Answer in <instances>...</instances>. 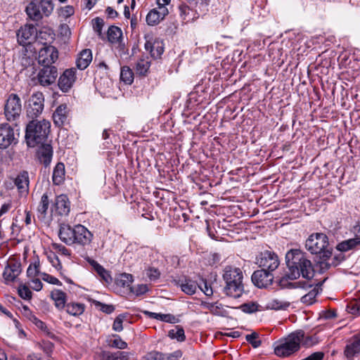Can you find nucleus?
Listing matches in <instances>:
<instances>
[{"label": "nucleus", "mask_w": 360, "mask_h": 360, "mask_svg": "<svg viewBox=\"0 0 360 360\" xmlns=\"http://www.w3.org/2000/svg\"><path fill=\"white\" fill-rule=\"evenodd\" d=\"M285 259L290 278H299L301 276L308 280L314 278V267L306 252L300 249H292L286 253Z\"/></svg>", "instance_id": "obj_1"}, {"label": "nucleus", "mask_w": 360, "mask_h": 360, "mask_svg": "<svg viewBox=\"0 0 360 360\" xmlns=\"http://www.w3.org/2000/svg\"><path fill=\"white\" fill-rule=\"evenodd\" d=\"M58 236L62 242L67 245H89L93 240V233L84 225L76 224L73 226L68 224H61L58 231Z\"/></svg>", "instance_id": "obj_2"}, {"label": "nucleus", "mask_w": 360, "mask_h": 360, "mask_svg": "<svg viewBox=\"0 0 360 360\" xmlns=\"http://www.w3.org/2000/svg\"><path fill=\"white\" fill-rule=\"evenodd\" d=\"M51 124L46 120L30 121L25 129V141L27 146L35 147L44 143L50 133Z\"/></svg>", "instance_id": "obj_3"}, {"label": "nucleus", "mask_w": 360, "mask_h": 360, "mask_svg": "<svg viewBox=\"0 0 360 360\" xmlns=\"http://www.w3.org/2000/svg\"><path fill=\"white\" fill-rule=\"evenodd\" d=\"M243 278V272L240 268L226 266L223 274V279L226 283L224 292L226 295L233 298L240 297L244 292Z\"/></svg>", "instance_id": "obj_4"}, {"label": "nucleus", "mask_w": 360, "mask_h": 360, "mask_svg": "<svg viewBox=\"0 0 360 360\" xmlns=\"http://www.w3.org/2000/svg\"><path fill=\"white\" fill-rule=\"evenodd\" d=\"M305 248L319 258H330L333 250L329 245L328 236L323 233H311L305 242Z\"/></svg>", "instance_id": "obj_5"}, {"label": "nucleus", "mask_w": 360, "mask_h": 360, "mask_svg": "<svg viewBox=\"0 0 360 360\" xmlns=\"http://www.w3.org/2000/svg\"><path fill=\"white\" fill-rule=\"evenodd\" d=\"M304 337V333L302 330L291 333L275 347V354L279 357H288L298 352Z\"/></svg>", "instance_id": "obj_6"}, {"label": "nucleus", "mask_w": 360, "mask_h": 360, "mask_svg": "<svg viewBox=\"0 0 360 360\" xmlns=\"http://www.w3.org/2000/svg\"><path fill=\"white\" fill-rule=\"evenodd\" d=\"M22 105L18 95L12 94L6 100L4 105V115L9 122L15 121L20 115Z\"/></svg>", "instance_id": "obj_7"}, {"label": "nucleus", "mask_w": 360, "mask_h": 360, "mask_svg": "<svg viewBox=\"0 0 360 360\" xmlns=\"http://www.w3.org/2000/svg\"><path fill=\"white\" fill-rule=\"evenodd\" d=\"M256 264L262 269L272 272L278 267L280 261L275 252L266 250L257 256Z\"/></svg>", "instance_id": "obj_8"}, {"label": "nucleus", "mask_w": 360, "mask_h": 360, "mask_svg": "<svg viewBox=\"0 0 360 360\" xmlns=\"http://www.w3.org/2000/svg\"><path fill=\"white\" fill-rule=\"evenodd\" d=\"M22 272V265L20 259L9 257L3 272L5 283L13 282Z\"/></svg>", "instance_id": "obj_9"}, {"label": "nucleus", "mask_w": 360, "mask_h": 360, "mask_svg": "<svg viewBox=\"0 0 360 360\" xmlns=\"http://www.w3.org/2000/svg\"><path fill=\"white\" fill-rule=\"evenodd\" d=\"M16 36L18 44L22 46H26L36 40L37 30L35 26L26 24L17 31Z\"/></svg>", "instance_id": "obj_10"}, {"label": "nucleus", "mask_w": 360, "mask_h": 360, "mask_svg": "<svg viewBox=\"0 0 360 360\" xmlns=\"http://www.w3.org/2000/svg\"><path fill=\"white\" fill-rule=\"evenodd\" d=\"M44 96L41 92L32 94L29 100L27 108V115L29 117L34 119L37 117L44 110Z\"/></svg>", "instance_id": "obj_11"}, {"label": "nucleus", "mask_w": 360, "mask_h": 360, "mask_svg": "<svg viewBox=\"0 0 360 360\" xmlns=\"http://www.w3.org/2000/svg\"><path fill=\"white\" fill-rule=\"evenodd\" d=\"M58 58V52L53 46H46L39 51L38 63L43 68H55L52 66Z\"/></svg>", "instance_id": "obj_12"}, {"label": "nucleus", "mask_w": 360, "mask_h": 360, "mask_svg": "<svg viewBox=\"0 0 360 360\" xmlns=\"http://www.w3.org/2000/svg\"><path fill=\"white\" fill-rule=\"evenodd\" d=\"M18 143L13 128L8 123L0 124V148L6 149Z\"/></svg>", "instance_id": "obj_13"}, {"label": "nucleus", "mask_w": 360, "mask_h": 360, "mask_svg": "<svg viewBox=\"0 0 360 360\" xmlns=\"http://www.w3.org/2000/svg\"><path fill=\"white\" fill-rule=\"evenodd\" d=\"M251 278L255 285L259 288H265L272 284L274 276L272 272L262 269L255 271Z\"/></svg>", "instance_id": "obj_14"}, {"label": "nucleus", "mask_w": 360, "mask_h": 360, "mask_svg": "<svg viewBox=\"0 0 360 360\" xmlns=\"http://www.w3.org/2000/svg\"><path fill=\"white\" fill-rule=\"evenodd\" d=\"M354 238L345 240L337 245L336 249L338 251L347 252L354 250L360 245V224L354 227Z\"/></svg>", "instance_id": "obj_15"}, {"label": "nucleus", "mask_w": 360, "mask_h": 360, "mask_svg": "<svg viewBox=\"0 0 360 360\" xmlns=\"http://www.w3.org/2000/svg\"><path fill=\"white\" fill-rule=\"evenodd\" d=\"M76 80V72L73 69H65L58 79V87L63 92H68Z\"/></svg>", "instance_id": "obj_16"}, {"label": "nucleus", "mask_w": 360, "mask_h": 360, "mask_svg": "<svg viewBox=\"0 0 360 360\" xmlns=\"http://www.w3.org/2000/svg\"><path fill=\"white\" fill-rule=\"evenodd\" d=\"M179 15L182 21L185 23L192 22L202 16L201 13L198 12L197 8L193 9L186 4H181L179 7Z\"/></svg>", "instance_id": "obj_17"}, {"label": "nucleus", "mask_w": 360, "mask_h": 360, "mask_svg": "<svg viewBox=\"0 0 360 360\" xmlns=\"http://www.w3.org/2000/svg\"><path fill=\"white\" fill-rule=\"evenodd\" d=\"M57 76V69H39L37 73V80L39 84L46 86L53 84Z\"/></svg>", "instance_id": "obj_18"}, {"label": "nucleus", "mask_w": 360, "mask_h": 360, "mask_svg": "<svg viewBox=\"0 0 360 360\" xmlns=\"http://www.w3.org/2000/svg\"><path fill=\"white\" fill-rule=\"evenodd\" d=\"M54 206L58 214L67 216L70 211V202L66 195H58L56 198Z\"/></svg>", "instance_id": "obj_19"}, {"label": "nucleus", "mask_w": 360, "mask_h": 360, "mask_svg": "<svg viewBox=\"0 0 360 360\" xmlns=\"http://www.w3.org/2000/svg\"><path fill=\"white\" fill-rule=\"evenodd\" d=\"M14 184L18 192L22 195H27L29 193L30 179L27 171L20 172L14 179Z\"/></svg>", "instance_id": "obj_20"}, {"label": "nucleus", "mask_w": 360, "mask_h": 360, "mask_svg": "<svg viewBox=\"0 0 360 360\" xmlns=\"http://www.w3.org/2000/svg\"><path fill=\"white\" fill-rule=\"evenodd\" d=\"M68 109L65 104L60 105L53 114L54 124L58 127H62L68 121Z\"/></svg>", "instance_id": "obj_21"}, {"label": "nucleus", "mask_w": 360, "mask_h": 360, "mask_svg": "<svg viewBox=\"0 0 360 360\" xmlns=\"http://www.w3.org/2000/svg\"><path fill=\"white\" fill-rule=\"evenodd\" d=\"M41 146L37 151L40 162L47 167L50 165L53 157V148L49 143H41Z\"/></svg>", "instance_id": "obj_22"}, {"label": "nucleus", "mask_w": 360, "mask_h": 360, "mask_svg": "<svg viewBox=\"0 0 360 360\" xmlns=\"http://www.w3.org/2000/svg\"><path fill=\"white\" fill-rule=\"evenodd\" d=\"M86 260L94 268L95 271L101 277V280L109 284L112 282V278L109 273L103 266L98 264L96 260L87 257Z\"/></svg>", "instance_id": "obj_23"}, {"label": "nucleus", "mask_w": 360, "mask_h": 360, "mask_svg": "<svg viewBox=\"0 0 360 360\" xmlns=\"http://www.w3.org/2000/svg\"><path fill=\"white\" fill-rule=\"evenodd\" d=\"M181 290L186 295H192L195 293L198 284L189 278L184 277V279H179L177 282Z\"/></svg>", "instance_id": "obj_24"}, {"label": "nucleus", "mask_w": 360, "mask_h": 360, "mask_svg": "<svg viewBox=\"0 0 360 360\" xmlns=\"http://www.w3.org/2000/svg\"><path fill=\"white\" fill-rule=\"evenodd\" d=\"M25 11L29 18L33 21H39L42 19L39 5L37 1H31L26 6Z\"/></svg>", "instance_id": "obj_25"}, {"label": "nucleus", "mask_w": 360, "mask_h": 360, "mask_svg": "<svg viewBox=\"0 0 360 360\" xmlns=\"http://www.w3.org/2000/svg\"><path fill=\"white\" fill-rule=\"evenodd\" d=\"M99 359L100 360H128L129 353L120 351L116 352L103 351L99 354Z\"/></svg>", "instance_id": "obj_26"}, {"label": "nucleus", "mask_w": 360, "mask_h": 360, "mask_svg": "<svg viewBox=\"0 0 360 360\" xmlns=\"http://www.w3.org/2000/svg\"><path fill=\"white\" fill-rule=\"evenodd\" d=\"M51 297L55 302L56 307L62 310L66 306L67 295L61 290H54L51 292Z\"/></svg>", "instance_id": "obj_27"}, {"label": "nucleus", "mask_w": 360, "mask_h": 360, "mask_svg": "<svg viewBox=\"0 0 360 360\" xmlns=\"http://www.w3.org/2000/svg\"><path fill=\"white\" fill-rule=\"evenodd\" d=\"M92 53L89 49L82 51L76 60L77 68H88L92 61Z\"/></svg>", "instance_id": "obj_28"}, {"label": "nucleus", "mask_w": 360, "mask_h": 360, "mask_svg": "<svg viewBox=\"0 0 360 360\" xmlns=\"http://www.w3.org/2000/svg\"><path fill=\"white\" fill-rule=\"evenodd\" d=\"M65 165L63 162L56 164L53 169L52 181L55 185H60L65 180Z\"/></svg>", "instance_id": "obj_29"}, {"label": "nucleus", "mask_w": 360, "mask_h": 360, "mask_svg": "<svg viewBox=\"0 0 360 360\" xmlns=\"http://www.w3.org/2000/svg\"><path fill=\"white\" fill-rule=\"evenodd\" d=\"M65 308L68 314L79 316L84 313L86 306L84 303L70 302L66 304Z\"/></svg>", "instance_id": "obj_30"}, {"label": "nucleus", "mask_w": 360, "mask_h": 360, "mask_svg": "<svg viewBox=\"0 0 360 360\" xmlns=\"http://www.w3.org/2000/svg\"><path fill=\"white\" fill-rule=\"evenodd\" d=\"M321 283H317L312 290L301 297V302L307 305L314 304L316 302V296L321 291Z\"/></svg>", "instance_id": "obj_31"}, {"label": "nucleus", "mask_w": 360, "mask_h": 360, "mask_svg": "<svg viewBox=\"0 0 360 360\" xmlns=\"http://www.w3.org/2000/svg\"><path fill=\"white\" fill-rule=\"evenodd\" d=\"M122 37V30L115 25L109 27L107 32L108 40L112 44L119 43Z\"/></svg>", "instance_id": "obj_32"}, {"label": "nucleus", "mask_w": 360, "mask_h": 360, "mask_svg": "<svg viewBox=\"0 0 360 360\" xmlns=\"http://www.w3.org/2000/svg\"><path fill=\"white\" fill-rule=\"evenodd\" d=\"M360 352V337L356 338L351 344L346 346L345 353L347 358L352 359Z\"/></svg>", "instance_id": "obj_33"}, {"label": "nucleus", "mask_w": 360, "mask_h": 360, "mask_svg": "<svg viewBox=\"0 0 360 360\" xmlns=\"http://www.w3.org/2000/svg\"><path fill=\"white\" fill-rule=\"evenodd\" d=\"M319 261L318 262L319 266L320 268L321 272H325L328 271L330 266H336L339 264L340 262L335 257L333 258H319Z\"/></svg>", "instance_id": "obj_34"}, {"label": "nucleus", "mask_w": 360, "mask_h": 360, "mask_svg": "<svg viewBox=\"0 0 360 360\" xmlns=\"http://www.w3.org/2000/svg\"><path fill=\"white\" fill-rule=\"evenodd\" d=\"M168 336L171 339H176L179 342H184L186 340L184 330L181 326H176L174 329L169 330Z\"/></svg>", "instance_id": "obj_35"}, {"label": "nucleus", "mask_w": 360, "mask_h": 360, "mask_svg": "<svg viewBox=\"0 0 360 360\" xmlns=\"http://www.w3.org/2000/svg\"><path fill=\"white\" fill-rule=\"evenodd\" d=\"M290 305V302L278 298L271 300L268 304L269 307L274 310L286 309Z\"/></svg>", "instance_id": "obj_36"}, {"label": "nucleus", "mask_w": 360, "mask_h": 360, "mask_svg": "<svg viewBox=\"0 0 360 360\" xmlns=\"http://www.w3.org/2000/svg\"><path fill=\"white\" fill-rule=\"evenodd\" d=\"M212 0H192L194 8L198 12L205 15L209 11V6Z\"/></svg>", "instance_id": "obj_37"}, {"label": "nucleus", "mask_w": 360, "mask_h": 360, "mask_svg": "<svg viewBox=\"0 0 360 360\" xmlns=\"http://www.w3.org/2000/svg\"><path fill=\"white\" fill-rule=\"evenodd\" d=\"M38 4L39 5L42 16H49L53 11L54 6L52 0H41Z\"/></svg>", "instance_id": "obj_38"}, {"label": "nucleus", "mask_w": 360, "mask_h": 360, "mask_svg": "<svg viewBox=\"0 0 360 360\" xmlns=\"http://www.w3.org/2000/svg\"><path fill=\"white\" fill-rule=\"evenodd\" d=\"M49 198L47 193H44L41 198V200L37 207L38 212L45 217L49 207Z\"/></svg>", "instance_id": "obj_39"}, {"label": "nucleus", "mask_w": 360, "mask_h": 360, "mask_svg": "<svg viewBox=\"0 0 360 360\" xmlns=\"http://www.w3.org/2000/svg\"><path fill=\"white\" fill-rule=\"evenodd\" d=\"M93 29L95 32L97 33L98 37L101 39H105L104 34L102 32L103 27L104 26V20L101 18L96 17L91 21Z\"/></svg>", "instance_id": "obj_40"}, {"label": "nucleus", "mask_w": 360, "mask_h": 360, "mask_svg": "<svg viewBox=\"0 0 360 360\" xmlns=\"http://www.w3.org/2000/svg\"><path fill=\"white\" fill-rule=\"evenodd\" d=\"M290 271L288 270V272L281 277L278 283L281 288H288V289H293L294 288V282H290V281L296 280L297 278H292L290 277Z\"/></svg>", "instance_id": "obj_41"}, {"label": "nucleus", "mask_w": 360, "mask_h": 360, "mask_svg": "<svg viewBox=\"0 0 360 360\" xmlns=\"http://www.w3.org/2000/svg\"><path fill=\"white\" fill-rule=\"evenodd\" d=\"M146 22L148 25H155L158 24L162 19L158 13V9H152L146 15Z\"/></svg>", "instance_id": "obj_42"}, {"label": "nucleus", "mask_w": 360, "mask_h": 360, "mask_svg": "<svg viewBox=\"0 0 360 360\" xmlns=\"http://www.w3.org/2000/svg\"><path fill=\"white\" fill-rule=\"evenodd\" d=\"M37 328L40 329L42 332L44 333L48 337L51 338V339H56V335L52 333L47 327L46 324L43 322L42 321L39 320L38 318H37L33 322Z\"/></svg>", "instance_id": "obj_43"}, {"label": "nucleus", "mask_w": 360, "mask_h": 360, "mask_svg": "<svg viewBox=\"0 0 360 360\" xmlns=\"http://www.w3.org/2000/svg\"><path fill=\"white\" fill-rule=\"evenodd\" d=\"M134 72L132 69H121L120 79L126 84H131L134 82Z\"/></svg>", "instance_id": "obj_44"}, {"label": "nucleus", "mask_w": 360, "mask_h": 360, "mask_svg": "<svg viewBox=\"0 0 360 360\" xmlns=\"http://www.w3.org/2000/svg\"><path fill=\"white\" fill-rule=\"evenodd\" d=\"M350 314L360 315V298L352 300L347 306Z\"/></svg>", "instance_id": "obj_45"}, {"label": "nucleus", "mask_w": 360, "mask_h": 360, "mask_svg": "<svg viewBox=\"0 0 360 360\" xmlns=\"http://www.w3.org/2000/svg\"><path fill=\"white\" fill-rule=\"evenodd\" d=\"M114 339L109 340L108 345L111 347L124 349L127 347V343L122 340L121 338L117 335H113Z\"/></svg>", "instance_id": "obj_46"}, {"label": "nucleus", "mask_w": 360, "mask_h": 360, "mask_svg": "<svg viewBox=\"0 0 360 360\" xmlns=\"http://www.w3.org/2000/svg\"><path fill=\"white\" fill-rule=\"evenodd\" d=\"M246 341L250 343L253 348H258L262 345V340L259 338V334L253 332L245 336Z\"/></svg>", "instance_id": "obj_47"}, {"label": "nucleus", "mask_w": 360, "mask_h": 360, "mask_svg": "<svg viewBox=\"0 0 360 360\" xmlns=\"http://www.w3.org/2000/svg\"><path fill=\"white\" fill-rule=\"evenodd\" d=\"M202 305L204 308L208 309L212 314L218 315L219 314V309L221 307V304L218 302H203Z\"/></svg>", "instance_id": "obj_48"}, {"label": "nucleus", "mask_w": 360, "mask_h": 360, "mask_svg": "<svg viewBox=\"0 0 360 360\" xmlns=\"http://www.w3.org/2000/svg\"><path fill=\"white\" fill-rule=\"evenodd\" d=\"M39 273V260L37 259L34 263L30 264L27 270L28 277L34 278Z\"/></svg>", "instance_id": "obj_49"}, {"label": "nucleus", "mask_w": 360, "mask_h": 360, "mask_svg": "<svg viewBox=\"0 0 360 360\" xmlns=\"http://www.w3.org/2000/svg\"><path fill=\"white\" fill-rule=\"evenodd\" d=\"M259 304L257 302H250L244 303L240 306V309L245 313H254L258 310Z\"/></svg>", "instance_id": "obj_50"}, {"label": "nucleus", "mask_w": 360, "mask_h": 360, "mask_svg": "<svg viewBox=\"0 0 360 360\" xmlns=\"http://www.w3.org/2000/svg\"><path fill=\"white\" fill-rule=\"evenodd\" d=\"M19 296L24 300H30L32 297V292L30 288L23 284L19 285L18 289Z\"/></svg>", "instance_id": "obj_51"}, {"label": "nucleus", "mask_w": 360, "mask_h": 360, "mask_svg": "<svg viewBox=\"0 0 360 360\" xmlns=\"http://www.w3.org/2000/svg\"><path fill=\"white\" fill-rule=\"evenodd\" d=\"M312 278L310 280L307 279V281H299L297 282H294V288H302V289H308L310 288H312L315 286V285L317 283L316 282H314L311 281Z\"/></svg>", "instance_id": "obj_52"}, {"label": "nucleus", "mask_w": 360, "mask_h": 360, "mask_svg": "<svg viewBox=\"0 0 360 360\" xmlns=\"http://www.w3.org/2000/svg\"><path fill=\"white\" fill-rule=\"evenodd\" d=\"M52 248L56 252L62 255L67 257H70L71 255V251L62 244L52 243Z\"/></svg>", "instance_id": "obj_53"}, {"label": "nucleus", "mask_w": 360, "mask_h": 360, "mask_svg": "<svg viewBox=\"0 0 360 360\" xmlns=\"http://www.w3.org/2000/svg\"><path fill=\"white\" fill-rule=\"evenodd\" d=\"M146 275L150 281H156L160 276V271L158 269L155 267H149L146 270Z\"/></svg>", "instance_id": "obj_54"}, {"label": "nucleus", "mask_w": 360, "mask_h": 360, "mask_svg": "<svg viewBox=\"0 0 360 360\" xmlns=\"http://www.w3.org/2000/svg\"><path fill=\"white\" fill-rule=\"evenodd\" d=\"M198 288H200V290L207 295L212 296L213 295V290L211 286L208 284L207 281L202 280V283L198 284Z\"/></svg>", "instance_id": "obj_55"}, {"label": "nucleus", "mask_w": 360, "mask_h": 360, "mask_svg": "<svg viewBox=\"0 0 360 360\" xmlns=\"http://www.w3.org/2000/svg\"><path fill=\"white\" fill-rule=\"evenodd\" d=\"M318 65L316 68H331L335 65V60L333 62L330 58H323L321 56L320 60L318 62Z\"/></svg>", "instance_id": "obj_56"}, {"label": "nucleus", "mask_w": 360, "mask_h": 360, "mask_svg": "<svg viewBox=\"0 0 360 360\" xmlns=\"http://www.w3.org/2000/svg\"><path fill=\"white\" fill-rule=\"evenodd\" d=\"M124 316L122 314H120L115 319L112 324V329L115 331L120 332L123 329L122 323Z\"/></svg>", "instance_id": "obj_57"}, {"label": "nucleus", "mask_w": 360, "mask_h": 360, "mask_svg": "<svg viewBox=\"0 0 360 360\" xmlns=\"http://www.w3.org/2000/svg\"><path fill=\"white\" fill-rule=\"evenodd\" d=\"M53 347V344L51 342H43L41 344H40V348L49 357L51 356L52 354Z\"/></svg>", "instance_id": "obj_58"}, {"label": "nucleus", "mask_w": 360, "mask_h": 360, "mask_svg": "<svg viewBox=\"0 0 360 360\" xmlns=\"http://www.w3.org/2000/svg\"><path fill=\"white\" fill-rule=\"evenodd\" d=\"M21 312L22 315L32 323L37 319L36 316L33 314L30 309L26 305L22 306Z\"/></svg>", "instance_id": "obj_59"}, {"label": "nucleus", "mask_w": 360, "mask_h": 360, "mask_svg": "<svg viewBox=\"0 0 360 360\" xmlns=\"http://www.w3.org/2000/svg\"><path fill=\"white\" fill-rule=\"evenodd\" d=\"M96 305L100 307L101 311L108 314H110L115 311V307L112 304H107L100 302H96Z\"/></svg>", "instance_id": "obj_60"}, {"label": "nucleus", "mask_w": 360, "mask_h": 360, "mask_svg": "<svg viewBox=\"0 0 360 360\" xmlns=\"http://www.w3.org/2000/svg\"><path fill=\"white\" fill-rule=\"evenodd\" d=\"M42 279L49 283H51V284H53V285H62V283L56 277L50 275V274H46V273H44L42 274Z\"/></svg>", "instance_id": "obj_61"}, {"label": "nucleus", "mask_w": 360, "mask_h": 360, "mask_svg": "<svg viewBox=\"0 0 360 360\" xmlns=\"http://www.w3.org/2000/svg\"><path fill=\"white\" fill-rule=\"evenodd\" d=\"M164 52L163 46L159 43L156 41L155 45H154V49L151 53V56L153 58H158L161 56V55Z\"/></svg>", "instance_id": "obj_62"}, {"label": "nucleus", "mask_w": 360, "mask_h": 360, "mask_svg": "<svg viewBox=\"0 0 360 360\" xmlns=\"http://www.w3.org/2000/svg\"><path fill=\"white\" fill-rule=\"evenodd\" d=\"M143 313L146 314L149 318L155 319L165 322V318L164 317L166 316V314L155 313L148 311H145Z\"/></svg>", "instance_id": "obj_63"}, {"label": "nucleus", "mask_w": 360, "mask_h": 360, "mask_svg": "<svg viewBox=\"0 0 360 360\" xmlns=\"http://www.w3.org/2000/svg\"><path fill=\"white\" fill-rule=\"evenodd\" d=\"M61 14L65 18L70 17L74 14V8L71 6H67L62 8Z\"/></svg>", "instance_id": "obj_64"}]
</instances>
